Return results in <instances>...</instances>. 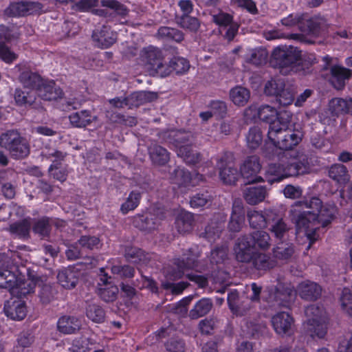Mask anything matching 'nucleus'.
Wrapping results in <instances>:
<instances>
[{"mask_svg": "<svg viewBox=\"0 0 352 352\" xmlns=\"http://www.w3.org/2000/svg\"><path fill=\"white\" fill-rule=\"evenodd\" d=\"M43 6L38 1H19L11 2L5 10V14L10 17H22L39 14Z\"/></svg>", "mask_w": 352, "mask_h": 352, "instance_id": "nucleus-13", "label": "nucleus"}, {"mask_svg": "<svg viewBox=\"0 0 352 352\" xmlns=\"http://www.w3.org/2000/svg\"><path fill=\"white\" fill-rule=\"evenodd\" d=\"M160 223V219L154 214L148 213L145 215H141L135 217L134 225L139 229L151 232L158 228Z\"/></svg>", "mask_w": 352, "mask_h": 352, "instance_id": "nucleus-32", "label": "nucleus"}, {"mask_svg": "<svg viewBox=\"0 0 352 352\" xmlns=\"http://www.w3.org/2000/svg\"><path fill=\"white\" fill-rule=\"evenodd\" d=\"M329 176L341 184H346L350 180V175L346 167L342 164H334L329 170Z\"/></svg>", "mask_w": 352, "mask_h": 352, "instance_id": "nucleus-46", "label": "nucleus"}, {"mask_svg": "<svg viewBox=\"0 0 352 352\" xmlns=\"http://www.w3.org/2000/svg\"><path fill=\"white\" fill-rule=\"evenodd\" d=\"M329 110L333 116L340 115H352V98L343 99L341 98H333L329 102Z\"/></svg>", "mask_w": 352, "mask_h": 352, "instance_id": "nucleus-30", "label": "nucleus"}, {"mask_svg": "<svg viewBox=\"0 0 352 352\" xmlns=\"http://www.w3.org/2000/svg\"><path fill=\"white\" fill-rule=\"evenodd\" d=\"M80 321L74 316H63L57 322V329L64 334L76 333L80 329Z\"/></svg>", "mask_w": 352, "mask_h": 352, "instance_id": "nucleus-31", "label": "nucleus"}, {"mask_svg": "<svg viewBox=\"0 0 352 352\" xmlns=\"http://www.w3.org/2000/svg\"><path fill=\"white\" fill-rule=\"evenodd\" d=\"M226 158V156L222 157L219 162V176L224 184L233 185L237 181L239 174L233 162H227Z\"/></svg>", "mask_w": 352, "mask_h": 352, "instance_id": "nucleus-20", "label": "nucleus"}, {"mask_svg": "<svg viewBox=\"0 0 352 352\" xmlns=\"http://www.w3.org/2000/svg\"><path fill=\"white\" fill-rule=\"evenodd\" d=\"M296 292L302 299L316 300L321 296L322 288L314 282L306 280L298 285Z\"/></svg>", "mask_w": 352, "mask_h": 352, "instance_id": "nucleus-26", "label": "nucleus"}, {"mask_svg": "<svg viewBox=\"0 0 352 352\" xmlns=\"http://www.w3.org/2000/svg\"><path fill=\"white\" fill-rule=\"evenodd\" d=\"M270 211L274 210L271 209L265 210L263 213L254 210L248 211L247 217L250 227L254 229H261L266 227L268 224L267 212Z\"/></svg>", "mask_w": 352, "mask_h": 352, "instance_id": "nucleus-35", "label": "nucleus"}, {"mask_svg": "<svg viewBox=\"0 0 352 352\" xmlns=\"http://www.w3.org/2000/svg\"><path fill=\"white\" fill-rule=\"evenodd\" d=\"M295 252V245L292 243H286L283 241L278 242L272 249L274 258L286 263L293 258Z\"/></svg>", "mask_w": 352, "mask_h": 352, "instance_id": "nucleus-28", "label": "nucleus"}, {"mask_svg": "<svg viewBox=\"0 0 352 352\" xmlns=\"http://www.w3.org/2000/svg\"><path fill=\"white\" fill-rule=\"evenodd\" d=\"M109 8L120 16L125 17L129 14L128 8L118 0H77L73 8L78 12H87L99 6Z\"/></svg>", "mask_w": 352, "mask_h": 352, "instance_id": "nucleus-10", "label": "nucleus"}, {"mask_svg": "<svg viewBox=\"0 0 352 352\" xmlns=\"http://www.w3.org/2000/svg\"><path fill=\"white\" fill-rule=\"evenodd\" d=\"M213 304L210 298H204L195 305L189 312V317L192 319H198L208 314L212 308Z\"/></svg>", "mask_w": 352, "mask_h": 352, "instance_id": "nucleus-39", "label": "nucleus"}, {"mask_svg": "<svg viewBox=\"0 0 352 352\" xmlns=\"http://www.w3.org/2000/svg\"><path fill=\"white\" fill-rule=\"evenodd\" d=\"M329 82L336 89L341 90L345 87L346 80L351 76V70L340 65H333L330 69Z\"/></svg>", "mask_w": 352, "mask_h": 352, "instance_id": "nucleus-25", "label": "nucleus"}, {"mask_svg": "<svg viewBox=\"0 0 352 352\" xmlns=\"http://www.w3.org/2000/svg\"><path fill=\"white\" fill-rule=\"evenodd\" d=\"M306 159L300 160L297 155L290 156L287 161L282 159L278 163H271L266 169V176H272L268 178V182H279L288 177L296 176L305 172L306 168L314 166L318 162L317 155H309Z\"/></svg>", "mask_w": 352, "mask_h": 352, "instance_id": "nucleus-2", "label": "nucleus"}, {"mask_svg": "<svg viewBox=\"0 0 352 352\" xmlns=\"http://www.w3.org/2000/svg\"><path fill=\"white\" fill-rule=\"evenodd\" d=\"M56 291L48 284H44L39 293V298L43 304L47 305L54 300Z\"/></svg>", "mask_w": 352, "mask_h": 352, "instance_id": "nucleus-58", "label": "nucleus"}, {"mask_svg": "<svg viewBox=\"0 0 352 352\" xmlns=\"http://www.w3.org/2000/svg\"><path fill=\"white\" fill-rule=\"evenodd\" d=\"M300 141V133L289 130L288 126L282 129L274 138H267L263 147V154H285V151L293 149Z\"/></svg>", "mask_w": 352, "mask_h": 352, "instance_id": "nucleus-5", "label": "nucleus"}, {"mask_svg": "<svg viewBox=\"0 0 352 352\" xmlns=\"http://www.w3.org/2000/svg\"><path fill=\"white\" fill-rule=\"evenodd\" d=\"M159 39L166 42L181 43L184 39V34L182 31L168 26L160 27L157 32Z\"/></svg>", "mask_w": 352, "mask_h": 352, "instance_id": "nucleus-33", "label": "nucleus"}, {"mask_svg": "<svg viewBox=\"0 0 352 352\" xmlns=\"http://www.w3.org/2000/svg\"><path fill=\"white\" fill-rule=\"evenodd\" d=\"M272 246V239L267 232L256 230L239 237L234 248L237 261H247L250 254L248 251L254 250L267 251Z\"/></svg>", "mask_w": 352, "mask_h": 352, "instance_id": "nucleus-4", "label": "nucleus"}, {"mask_svg": "<svg viewBox=\"0 0 352 352\" xmlns=\"http://www.w3.org/2000/svg\"><path fill=\"white\" fill-rule=\"evenodd\" d=\"M19 79L24 87L36 90L43 78L38 74L26 69L20 73Z\"/></svg>", "mask_w": 352, "mask_h": 352, "instance_id": "nucleus-37", "label": "nucleus"}, {"mask_svg": "<svg viewBox=\"0 0 352 352\" xmlns=\"http://www.w3.org/2000/svg\"><path fill=\"white\" fill-rule=\"evenodd\" d=\"M31 223L29 220L23 219L10 226V232L19 238H27L29 236Z\"/></svg>", "mask_w": 352, "mask_h": 352, "instance_id": "nucleus-47", "label": "nucleus"}, {"mask_svg": "<svg viewBox=\"0 0 352 352\" xmlns=\"http://www.w3.org/2000/svg\"><path fill=\"white\" fill-rule=\"evenodd\" d=\"M191 175L188 170L177 168L171 173L170 176V182L176 185L178 188L186 187L191 183Z\"/></svg>", "mask_w": 352, "mask_h": 352, "instance_id": "nucleus-41", "label": "nucleus"}, {"mask_svg": "<svg viewBox=\"0 0 352 352\" xmlns=\"http://www.w3.org/2000/svg\"><path fill=\"white\" fill-rule=\"evenodd\" d=\"M269 230L273 236L278 241H283L290 230L289 226L274 211L267 212Z\"/></svg>", "mask_w": 352, "mask_h": 352, "instance_id": "nucleus-14", "label": "nucleus"}, {"mask_svg": "<svg viewBox=\"0 0 352 352\" xmlns=\"http://www.w3.org/2000/svg\"><path fill=\"white\" fill-rule=\"evenodd\" d=\"M201 253L197 247L189 248L182 258H175L174 264L177 269L171 268L166 271V277L173 280L182 278L186 270L195 269L198 265V258Z\"/></svg>", "mask_w": 352, "mask_h": 352, "instance_id": "nucleus-9", "label": "nucleus"}, {"mask_svg": "<svg viewBox=\"0 0 352 352\" xmlns=\"http://www.w3.org/2000/svg\"><path fill=\"white\" fill-rule=\"evenodd\" d=\"M0 288L25 296L33 292L34 286L31 283L22 282L17 278L15 271L10 270L0 258Z\"/></svg>", "mask_w": 352, "mask_h": 352, "instance_id": "nucleus-7", "label": "nucleus"}, {"mask_svg": "<svg viewBox=\"0 0 352 352\" xmlns=\"http://www.w3.org/2000/svg\"><path fill=\"white\" fill-rule=\"evenodd\" d=\"M250 97V91L241 86H236L230 91V98L233 103L237 106L243 107L248 102Z\"/></svg>", "mask_w": 352, "mask_h": 352, "instance_id": "nucleus-43", "label": "nucleus"}, {"mask_svg": "<svg viewBox=\"0 0 352 352\" xmlns=\"http://www.w3.org/2000/svg\"><path fill=\"white\" fill-rule=\"evenodd\" d=\"M209 108L217 120L223 119L227 114V105L221 100H212L209 104Z\"/></svg>", "mask_w": 352, "mask_h": 352, "instance_id": "nucleus-54", "label": "nucleus"}, {"mask_svg": "<svg viewBox=\"0 0 352 352\" xmlns=\"http://www.w3.org/2000/svg\"><path fill=\"white\" fill-rule=\"evenodd\" d=\"M111 272L122 278H131L135 275L134 268L128 265H113L111 267Z\"/></svg>", "mask_w": 352, "mask_h": 352, "instance_id": "nucleus-59", "label": "nucleus"}, {"mask_svg": "<svg viewBox=\"0 0 352 352\" xmlns=\"http://www.w3.org/2000/svg\"><path fill=\"white\" fill-rule=\"evenodd\" d=\"M280 106L286 107L292 104L294 100V94L289 89H281L276 98Z\"/></svg>", "mask_w": 352, "mask_h": 352, "instance_id": "nucleus-60", "label": "nucleus"}, {"mask_svg": "<svg viewBox=\"0 0 352 352\" xmlns=\"http://www.w3.org/2000/svg\"><path fill=\"white\" fill-rule=\"evenodd\" d=\"M0 145L10 153L29 154L30 146L25 138L16 130H9L0 136Z\"/></svg>", "mask_w": 352, "mask_h": 352, "instance_id": "nucleus-11", "label": "nucleus"}, {"mask_svg": "<svg viewBox=\"0 0 352 352\" xmlns=\"http://www.w3.org/2000/svg\"><path fill=\"white\" fill-rule=\"evenodd\" d=\"M340 300L343 309L352 317V293L349 289H343Z\"/></svg>", "mask_w": 352, "mask_h": 352, "instance_id": "nucleus-64", "label": "nucleus"}, {"mask_svg": "<svg viewBox=\"0 0 352 352\" xmlns=\"http://www.w3.org/2000/svg\"><path fill=\"white\" fill-rule=\"evenodd\" d=\"M6 315L12 320H21L27 314L25 302L19 298H11L4 305Z\"/></svg>", "mask_w": 352, "mask_h": 352, "instance_id": "nucleus-21", "label": "nucleus"}, {"mask_svg": "<svg viewBox=\"0 0 352 352\" xmlns=\"http://www.w3.org/2000/svg\"><path fill=\"white\" fill-rule=\"evenodd\" d=\"M119 289L117 286L105 284L98 290V295L105 302H113L116 300Z\"/></svg>", "mask_w": 352, "mask_h": 352, "instance_id": "nucleus-52", "label": "nucleus"}, {"mask_svg": "<svg viewBox=\"0 0 352 352\" xmlns=\"http://www.w3.org/2000/svg\"><path fill=\"white\" fill-rule=\"evenodd\" d=\"M250 258L247 261H239L241 263H252L258 270H268L275 265L274 261L267 254L258 251H248Z\"/></svg>", "mask_w": 352, "mask_h": 352, "instance_id": "nucleus-23", "label": "nucleus"}, {"mask_svg": "<svg viewBox=\"0 0 352 352\" xmlns=\"http://www.w3.org/2000/svg\"><path fill=\"white\" fill-rule=\"evenodd\" d=\"M322 205V201L314 197L305 201H296L292 206L290 213L298 232H304L308 238H311V234L318 230L316 220Z\"/></svg>", "mask_w": 352, "mask_h": 352, "instance_id": "nucleus-1", "label": "nucleus"}, {"mask_svg": "<svg viewBox=\"0 0 352 352\" xmlns=\"http://www.w3.org/2000/svg\"><path fill=\"white\" fill-rule=\"evenodd\" d=\"M226 219V216L223 214H215L206 227L205 231L201 234V236L207 239L210 242L214 241L217 237L219 236Z\"/></svg>", "mask_w": 352, "mask_h": 352, "instance_id": "nucleus-22", "label": "nucleus"}, {"mask_svg": "<svg viewBox=\"0 0 352 352\" xmlns=\"http://www.w3.org/2000/svg\"><path fill=\"white\" fill-rule=\"evenodd\" d=\"M0 258L10 270L22 274L20 267H25L26 260L23 259L19 253L11 252L8 254H1Z\"/></svg>", "mask_w": 352, "mask_h": 352, "instance_id": "nucleus-36", "label": "nucleus"}, {"mask_svg": "<svg viewBox=\"0 0 352 352\" xmlns=\"http://www.w3.org/2000/svg\"><path fill=\"white\" fill-rule=\"evenodd\" d=\"M192 296H188L183 298L176 305H174L171 307V311L173 313L178 314L181 316H184L187 314V306L189 305L192 300Z\"/></svg>", "mask_w": 352, "mask_h": 352, "instance_id": "nucleus-62", "label": "nucleus"}, {"mask_svg": "<svg viewBox=\"0 0 352 352\" xmlns=\"http://www.w3.org/2000/svg\"><path fill=\"white\" fill-rule=\"evenodd\" d=\"M334 215V208L331 206H324L322 205L320 212H318L316 216V226L318 229L321 225L322 227H325L329 225Z\"/></svg>", "mask_w": 352, "mask_h": 352, "instance_id": "nucleus-50", "label": "nucleus"}, {"mask_svg": "<svg viewBox=\"0 0 352 352\" xmlns=\"http://www.w3.org/2000/svg\"><path fill=\"white\" fill-rule=\"evenodd\" d=\"M95 45L101 49H107L112 46L116 41V36L111 28L102 25L95 29L91 35Z\"/></svg>", "mask_w": 352, "mask_h": 352, "instance_id": "nucleus-15", "label": "nucleus"}, {"mask_svg": "<svg viewBox=\"0 0 352 352\" xmlns=\"http://www.w3.org/2000/svg\"><path fill=\"white\" fill-rule=\"evenodd\" d=\"M228 303L232 312L236 316H243L250 309L249 298L240 296L236 290L228 294Z\"/></svg>", "mask_w": 352, "mask_h": 352, "instance_id": "nucleus-17", "label": "nucleus"}, {"mask_svg": "<svg viewBox=\"0 0 352 352\" xmlns=\"http://www.w3.org/2000/svg\"><path fill=\"white\" fill-rule=\"evenodd\" d=\"M80 272L74 267H69L60 270L57 279L60 285L65 289H71L76 287L78 282Z\"/></svg>", "mask_w": 352, "mask_h": 352, "instance_id": "nucleus-27", "label": "nucleus"}, {"mask_svg": "<svg viewBox=\"0 0 352 352\" xmlns=\"http://www.w3.org/2000/svg\"><path fill=\"white\" fill-rule=\"evenodd\" d=\"M263 133L260 127L252 126L246 135L247 146L251 150L257 149L263 142Z\"/></svg>", "mask_w": 352, "mask_h": 352, "instance_id": "nucleus-45", "label": "nucleus"}, {"mask_svg": "<svg viewBox=\"0 0 352 352\" xmlns=\"http://www.w3.org/2000/svg\"><path fill=\"white\" fill-rule=\"evenodd\" d=\"M176 19L177 24L181 28L192 32H196L200 27L198 19L190 15H182L177 16Z\"/></svg>", "mask_w": 352, "mask_h": 352, "instance_id": "nucleus-49", "label": "nucleus"}, {"mask_svg": "<svg viewBox=\"0 0 352 352\" xmlns=\"http://www.w3.org/2000/svg\"><path fill=\"white\" fill-rule=\"evenodd\" d=\"M245 212L243 204L240 199L233 201L232 214L228 223V229L231 232H239L244 223Z\"/></svg>", "mask_w": 352, "mask_h": 352, "instance_id": "nucleus-19", "label": "nucleus"}, {"mask_svg": "<svg viewBox=\"0 0 352 352\" xmlns=\"http://www.w3.org/2000/svg\"><path fill=\"white\" fill-rule=\"evenodd\" d=\"M14 98L16 105L27 108L33 104L36 96L32 91L18 88L14 91Z\"/></svg>", "mask_w": 352, "mask_h": 352, "instance_id": "nucleus-42", "label": "nucleus"}, {"mask_svg": "<svg viewBox=\"0 0 352 352\" xmlns=\"http://www.w3.org/2000/svg\"><path fill=\"white\" fill-rule=\"evenodd\" d=\"M165 276H166V273L165 274ZM166 280L163 281L162 283V287L167 290L170 291L173 294H181L188 286V283L185 282H180L178 283H173L170 281H173L166 277Z\"/></svg>", "mask_w": 352, "mask_h": 352, "instance_id": "nucleus-56", "label": "nucleus"}, {"mask_svg": "<svg viewBox=\"0 0 352 352\" xmlns=\"http://www.w3.org/2000/svg\"><path fill=\"white\" fill-rule=\"evenodd\" d=\"M322 19L318 16H312L307 19L302 18L300 30L305 33L317 35L320 33Z\"/></svg>", "mask_w": 352, "mask_h": 352, "instance_id": "nucleus-44", "label": "nucleus"}, {"mask_svg": "<svg viewBox=\"0 0 352 352\" xmlns=\"http://www.w3.org/2000/svg\"><path fill=\"white\" fill-rule=\"evenodd\" d=\"M267 195V190L264 186L247 187L243 191L245 201L250 205H256L262 202Z\"/></svg>", "mask_w": 352, "mask_h": 352, "instance_id": "nucleus-29", "label": "nucleus"}, {"mask_svg": "<svg viewBox=\"0 0 352 352\" xmlns=\"http://www.w3.org/2000/svg\"><path fill=\"white\" fill-rule=\"evenodd\" d=\"M258 118L269 124L268 138H274L282 129L289 126L292 113L287 111H278L276 108L268 104L261 105L257 111Z\"/></svg>", "mask_w": 352, "mask_h": 352, "instance_id": "nucleus-6", "label": "nucleus"}, {"mask_svg": "<svg viewBox=\"0 0 352 352\" xmlns=\"http://www.w3.org/2000/svg\"><path fill=\"white\" fill-rule=\"evenodd\" d=\"M226 258V249L224 248H217L211 251L210 261L212 264H219L223 263Z\"/></svg>", "mask_w": 352, "mask_h": 352, "instance_id": "nucleus-63", "label": "nucleus"}, {"mask_svg": "<svg viewBox=\"0 0 352 352\" xmlns=\"http://www.w3.org/2000/svg\"><path fill=\"white\" fill-rule=\"evenodd\" d=\"M169 67L177 74H183L190 68L189 61L182 57H173L169 62Z\"/></svg>", "mask_w": 352, "mask_h": 352, "instance_id": "nucleus-53", "label": "nucleus"}, {"mask_svg": "<svg viewBox=\"0 0 352 352\" xmlns=\"http://www.w3.org/2000/svg\"><path fill=\"white\" fill-rule=\"evenodd\" d=\"M141 197V193L139 191H131L126 201L121 205L122 213L126 214L129 211L135 210L140 204Z\"/></svg>", "mask_w": 352, "mask_h": 352, "instance_id": "nucleus-48", "label": "nucleus"}, {"mask_svg": "<svg viewBox=\"0 0 352 352\" xmlns=\"http://www.w3.org/2000/svg\"><path fill=\"white\" fill-rule=\"evenodd\" d=\"M212 202V197L207 192H199L191 197L190 204L192 208H201L210 205Z\"/></svg>", "mask_w": 352, "mask_h": 352, "instance_id": "nucleus-55", "label": "nucleus"}, {"mask_svg": "<svg viewBox=\"0 0 352 352\" xmlns=\"http://www.w3.org/2000/svg\"><path fill=\"white\" fill-rule=\"evenodd\" d=\"M124 256L127 261L133 263L141 261L144 256L143 252L140 249L135 247H126Z\"/></svg>", "mask_w": 352, "mask_h": 352, "instance_id": "nucleus-61", "label": "nucleus"}, {"mask_svg": "<svg viewBox=\"0 0 352 352\" xmlns=\"http://www.w3.org/2000/svg\"><path fill=\"white\" fill-rule=\"evenodd\" d=\"M86 314L88 318L96 323L103 322L105 318L104 309L96 304H90L86 309Z\"/></svg>", "mask_w": 352, "mask_h": 352, "instance_id": "nucleus-51", "label": "nucleus"}, {"mask_svg": "<svg viewBox=\"0 0 352 352\" xmlns=\"http://www.w3.org/2000/svg\"><path fill=\"white\" fill-rule=\"evenodd\" d=\"M140 56L142 61L157 71L163 67L162 52L157 47L152 45L144 47Z\"/></svg>", "mask_w": 352, "mask_h": 352, "instance_id": "nucleus-24", "label": "nucleus"}, {"mask_svg": "<svg viewBox=\"0 0 352 352\" xmlns=\"http://www.w3.org/2000/svg\"><path fill=\"white\" fill-rule=\"evenodd\" d=\"M302 52L292 45H278L275 47L270 60V65L280 72L288 75L302 69Z\"/></svg>", "mask_w": 352, "mask_h": 352, "instance_id": "nucleus-3", "label": "nucleus"}, {"mask_svg": "<svg viewBox=\"0 0 352 352\" xmlns=\"http://www.w3.org/2000/svg\"><path fill=\"white\" fill-rule=\"evenodd\" d=\"M51 230V223L48 218L38 220L33 226V231L42 237L48 236Z\"/></svg>", "mask_w": 352, "mask_h": 352, "instance_id": "nucleus-57", "label": "nucleus"}, {"mask_svg": "<svg viewBox=\"0 0 352 352\" xmlns=\"http://www.w3.org/2000/svg\"><path fill=\"white\" fill-rule=\"evenodd\" d=\"M36 91L39 97L47 101L56 100L64 95L63 90L56 86L54 80L44 78Z\"/></svg>", "mask_w": 352, "mask_h": 352, "instance_id": "nucleus-16", "label": "nucleus"}, {"mask_svg": "<svg viewBox=\"0 0 352 352\" xmlns=\"http://www.w3.org/2000/svg\"><path fill=\"white\" fill-rule=\"evenodd\" d=\"M276 291V300L280 301V305L284 307L288 306V304L294 299L297 292L289 285L282 283L278 284Z\"/></svg>", "mask_w": 352, "mask_h": 352, "instance_id": "nucleus-34", "label": "nucleus"}, {"mask_svg": "<svg viewBox=\"0 0 352 352\" xmlns=\"http://www.w3.org/2000/svg\"><path fill=\"white\" fill-rule=\"evenodd\" d=\"M261 168L262 164L258 155H249L240 165V175L246 184L262 182L263 177L258 175Z\"/></svg>", "mask_w": 352, "mask_h": 352, "instance_id": "nucleus-12", "label": "nucleus"}, {"mask_svg": "<svg viewBox=\"0 0 352 352\" xmlns=\"http://www.w3.org/2000/svg\"><path fill=\"white\" fill-rule=\"evenodd\" d=\"M69 120L72 126L78 128L86 127L93 121V116L89 110H82L71 113Z\"/></svg>", "mask_w": 352, "mask_h": 352, "instance_id": "nucleus-38", "label": "nucleus"}, {"mask_svg": "<svg viewBox=\"0 0 352 352\" xmlns=\"http://www.w3.org/2000/svg\"><path fill=\"white\" fill-rule=\"evenodd\" d=\"M305 314L307 317L306 329L312 338H322L327 333L326 314L323 307L311 305L306 307Z\"/></svg>", "mask_w": 352, "mask_h": 352, "instance_id": "nucleus-8", "label": "nucleus"}, {"mask_svg": "<svg viewBox=\"0 0 352 352\" xmlns=\"http://www.w3.org/2000/svg\"><path fill=\"white\" fill-rule=\"evenodd\" d=\"M194 226V216L189 212H182L177 216L175 226L177 231L182 234L190 232Z\"/></svg>", "mask_w": 352, "mask_h": 352, "instance_id": "nucleus-40", "label": "nucleus"}, {"mask_svg": "<svg viewBox=\"0 0 352 352\" xmlns=\"http://www.w3.org/2000/svg\"><path fill=\"white\" fill-rule=\"evenodd\" d=\"M272 326L276 333L284 336L290 335L294 324L293 318L287 312L277 313L272 318Z\"/></svg>", "mask_w": 352, "mask_h": 352, "instance_id": "nucleus-18", "label": "nucleus"}]
</instances>
